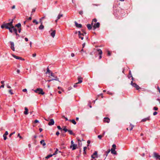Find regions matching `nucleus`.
<instances>
[{"instance_id":"nucleus-35","label":"nucleus","mask_w":160,"mask_h":160,"mask_svg":"<svg viewBox=\"0 0 160 160\" xmlns=\"http://www.w3.org/2000/svg\"><path fill=\"white\" fill-rule=\"evenodd\" d=\"M15 132H13L11 133V134H10L9 135V137H11V136L13 134H15Z\"/></svg>"},{"instance_id":"nucleus-51","label":"nucleus","mask_w":160,"mask_h":160,"mask_svg":"<svg viewBox=\"0 0 160 160\" xmlns=\"http://www.w3.org/2000/svg\"><path fill=\"white\" fill-rule=\"evenodd\" d=\"M7 86L8 88H11V87L10 86H9L8 84H7Z\"/></svg>"},{"instance_id":"nucleus-12","label":"nucleus","mask_w":160,"mask_h":160,"mask_svg":"<svg viewBox=\"0 0 160 160\" xmlns=\"http://www.w3.org/2000/svg\"><path fill=\"white\" fill-rule=\"evenodd\" d=\"M24 109H25V111L24 112V113L25 114V115H27L28 114V108H27V107H25L24 108Z\"/></svg>"},{"instance_id":"nucleus-33","label":"nucleus","mask_w":160,"mask_h":160,"mask_svg":"<svg viewBox=\"0 0 160 160\" xmlns=\"http://www.w3.org/2000/svg\"><path fill=\"white\" fill-rule=\"evenodd\" d=\"M58 88L59 89H60L61 90H62V92H64V90L61 87H58Z\"/></svg>"},{"instance_id":"nucleus-46","label":"nucleus","mask_w":160,"mask_h":160,"mask_svg":"<svg viewBox=\"0 0 160 160\" xmlns=\"http://www.w3.org/2000/svg\"><path fill=\"white\" fill-rule=\"evenodd\" d=\"M1 27L2 28H5V24L1 26Z\"/></svg>"},{"instance_id":"nucleus-25","label":"nucleus","mask_w":160,"mask_h":160,"mask_svg":"<svg viewBox=\"0 0 160 160\" xmlns=\"http://www.w3.org/2000/svg\"><path fill=\"white\" fill-rule=\"evenodd\" d=\"M53 156V154L49 155L48 156H47V157H46L45 158L47 159H48V158H50V157L52 156Z\"/></svg>"},{"instance_id":"nucleus-48","label":"nucleus","mask_w":160,"mask_h":160,"mask_svg":"<svg viewBox=\"0 0 160 160\" xmlns=\"http://www.w3.org/2000/svg\"><path fill=\"white\" fill-rule=\"evenodd\" d=\"M22 91L23 92H27V89H24L22 90Z\"/></svg>"},{"instance_id":"nucleus-44","label":"nucleus","mask_w":160,"mask_h":160,"mask_svg":"<svg viewBox=\"0 0 160 160\" xmlns=\"http://www.w3.org/2000/svg\"><path fill=\"white\" fill-rule=\"evenodd\" d=\"M36 54L35 53H33L32 54V56L33 57H35L36 56Z\"/></svg>"},{"instance_id":"nucleus-19","label":"nucleus","mask_w":160,"mask_h":160,"mask_svg":"<svg viewBox=\"0 0 160 160\" xmlns=\"http://www.w3.org/2000/svg\"><path fill=\"white\" fill-rule=\"evenodd\" d=\"M44 28V26L42 25V23H41V25L39 27V29L40 30H42Z\"/></svg>"},{"instance_id":"nucleus-26","label":"nucleus","mask_w":160,"mask_h":160,"mask_svg":"<svg viewBox=\"0 0 160 160\" xmlns=\"http://www.w3.org/2000/svg\"><path fill=\"white\" fill-rule=\"evenodd\" d=\"M8 29L9 30V31L11 32H12L13 31L14 32L13 30V28L12 27Z\"/></svg>"},{"instance_id":"nucleus-16","label":"nucleus","mask_w":160,"mask_h":160,"mask_svg":"<svg viewBox=\"0 0 160 160\" xmlns=\"http://www.w3.org/2000/svg\"><path fill=\"white\" fill-rule=\"evenodd\" d=\"M111 153L114 154H116L117 153L116 151L115 150V149H113V148H111Z\"/></svg>"},{"instance_id":"nucleus-32","label":"nucleus","mask_w":160,"mask_h":160,"mask_svg":"<svg viewBox=\"0 0 160 160\" xmlns=\"http://www.w3.org/2000/svg\"><path fill=\"white\" fill-rule=\"evenodd\" d=\"M51 72V71H50L49 69L48 68L47 69V72H46V73H50Z\"/></svg>"},{"instance_id":"nucleus-62","label":"nucleus","mask_w":160,"mask_h":160,"mask_svg":"<svg viewBox=\"0 0 160 160\" xmlns=\"http://www.w3.org/2000/svg\"><path fill=\"white\" fill-rule=\"evenodd\" d=\"M71 56L72 57H73L74 56V54L73 53H72L71 54Z\"/></svg>"},{"instance_id":"nucleus-50","label":"nucleus","mask_w":160,"mask_h":160,"mask_svg":"<svg viewBox=\"0 0 160 160\" xmlns=\"http://www.w3.org/2000/svg\"><path fill=\"white\" fill-rule=\"evenodd\" d=\"M78 36H81L82 33H81L80 31H78Z\"/></svg>"},{"instance_id":"nucleus-23","label":"nucleus","mask_w":160,"mask_h":160,"mask_svg":"<svg viewBox=\"0 0 160 160\" xmlns=\"http://www.w3.org/2000/svg\"><path fill=\"white\" fill-rule=\"evenodd\" d=\"M87 27H88V29L89 30H91L92 28V26L90 24H88L87 25Z\"/></svg>"},{"instance_id":"nucleus-45","label":"nucleus","mask_w":160,"mask_h":160,"mask_svg":"<svg viewBox=\"0 0 160 160\" xmlns=\"http://www.w3.org/2000/svg\"><path fill=\"white\" fill-rule=\"evenodd\" d=\"M158 109V108L156 107H154L153 108V110H157Z\"/></svg>"},{"instance_id":"nucleus-38","label":"nucleus","mask_w":160,"mask_h":160,"mask_svg":"<svg viewBox=\"0 0 160 160\" xmlns=\"http://www.w3.org/2000/svg\"><path fill=\"white\" fill-rule=\"evenodd\" d=\"M68 132H69L70 134H73V133H72V131H71V130H68Z\"/></svg>"},{"instance_id":"nucleus-63","label":"nucleus","mask_w":160,"mask_h":160,"mask_svg":"<svg viewBox=\"0 0 160 160\" xmlns=\"http://www.w3.org/2000/svg\"><path fill=\"white\" fill-rule=\"evenodd\" d=\"M20 72V70H18V69L17 70V72L18 73H19V72Z\"/></svg>"},{"instance_id":"nucleus-21","label":"nucleus","mask_w":160,"mask_h":160,"mask_svg":"<svg viewBox=\"0 0 160 160\" xmlns=\"http://www.w3.org/2000/svg\"><path fill=\"white\" fill-rule=\"evenodd\" d=\"M97 51L100 55H102V51L100 49H97Z\"/></svg>"},{"instance_id":"nucleus-55","label":"nucleus","mask_w":160,"mask_h":160,"mask_svg":"<svg viewBox=\"0 0 160 160\" xmlns=\"http://www.w3.org/2000/svg\"><path fill=\"white\" fill-rule=\"evenodd\" d=\"M85 43H83V44H82V48H84L85 46Z\"/></svg>"},{"instance_id":"nucleus-30","label":"nucleus","mask_w":160,"mask_h":160,"mask_svg":"<svg viewBox=\"0 0 160 160\" xmlns=\"http://www.w3.org/2000/svg\"><path fill=\"white\" fill-rule=\"evenodd\" d=\"M97 19H95H95H93V20H92V24H92H92H93V22H97Z\"/></svg>"},{"instance_id":"nucleus-22","label":"nucleus","mask_w":160,"mask_h":160,"mask_svg":"<svg viewBox=\"0 0 160 160\" xmlns=\"http://www.w3.org/2000/svg\"><path fill=\"white\" fill-rule=\"evenodd\" d=\"M134 127V125H133L131 124L130 125V128H129L130 130L131 131L132 129Z\"/></svg>"},{"instance_id":"nucleus-28","label":"nucleus","mask_w":160,"mask_h":160,"mask_svg":"<svg viewBox=\"0 0 160 160\" xmlns=\"http://www.w3.org/2000/svg\"><path fill=\"white\" fill-rule=\"evenodd\" d=\"M58 149H56V151H55V152L53 154V155H55L57 153H58Z\"/></svg>"},{"instance_id":"nucleus-6","label":"nucleus","mask_w":160,"mask_h":160,"mask_svg":"<svg viewBox=\"0 0 160 160\" xmlns=\"http://www.w3.org/2000/svg\"><path fill=\"white\" fill-rule=\"evenodd\" d=\"M100 26V23L99 22H97L94 23V25L93 26V28L94 29H96L97 28H98Z\"/></svg>"},{"instance_id":"nucleus-64","label":"nucleus","mask_w":160,"mask_h":160,"mask_svg":"<svg viewBox=\"0 0 160 160\" xmlns=\"http://www.w3.org/2000/svg\"><path fill=\"white\" fill-rule=\"evenodd\" d=\"M50 75L52 76V77H53V74L52 72H51L50 73H49Z\"/></svg>"},{"instance_id":"nucleus-42","label":"nucleus","mask_w":160,"mask_h":160,"mask_svg":"<svg viewBox=\"0 0 160 160\" xmlns=\"http://www.w3.org/2000/svg\"><path fill=\"white\" fill-rule=\"evenodd\" d=\"M63 130L65 132L68 131V129L66 128H64Z\"/></svg>"},{"instance_id":"nucleus-11","label":"nucleus","mask_w":160,"mask_h":160,"mask_svg":"<svg viewBox=\"0 0 160 160\" xmlns=\"http://www.w3.org/2000/svg\"><path fill=\"white\" fill-rule=\"evenodd\" d=\"M78 82H77V83H80L82 82V78L81 77H78Z\"/></svg>"},{"instance_id":"nucleus-57","label":"nucleus","mask_w":160,"mask_h":160,"mask_svg":"<svg viewBox=\"0 0 160 160\" xmlns=\"http://www.w3.org/2000/svg\"><path fill=\"white\" fill-rule=\"evenodd\" d=\"M57 128L58 129L60 130L61 129V128L60 127V126H58L57 127Z\"/></svg>"},{"instance_id":"nucleus-5","label":"nucleus","mask_w":160,"mask_h":160,"mask_svg":"<svg viewBox=\"0 0 160 160\" xmlns=\"http://www.w3.org/2000/svg\"><path fill=\"white\" fill-rule=\"evenodd\" d=\"M153 157L157 159H160V155H159L158 154L154 152L153 153Z\"/></svg>"},{"instance_id":"nucleus-58","label":"nucleus","mask_w":160,"mask_h":160,"mask_svg":"<svg viewBox=\"0 0 160 160\" xmlns=\"http://www.w3.org/2000/svg\"><path fill=\"white\" fill-rule=\"evenodd\" d=\"M42 19L41 18H40V22L41 23H41H42Z\"/></svg>"},{"instance_id":"nucleus-18","label":"nucleus","mask_w":160,"mask_h":160,"mask_svg":"<svg viewBox=\"0 0 160 160\" xmlns=\"http://www.w3.org/2000/svg\"><path fill=\"white\" fill-rule=\"evenodd\" d=\"M63 15L61 13H59L58 16L57 18H58V20L60 19L62 17Z\"/></svg>"},{"instance_id":"nucleus-20","label":"nucleus","mask_w":160,"mask_h":160,"mask_svg":"<svg viewBox=\"0 0 160 160\" xmlns=\"http://www.w3.org/2000/svg\"><path fill=\"white\" fill-rule=\"evenodd\" d=\"M40 143L42 144L43 146H45L46 145V143L43 140H41L40 142Z\"/></svg>"},{"instance_id":"nucleus-59","label":"nucleus","mask_w":160,"mask_h":160,"mask_svg":"<svg viewBox=\"0 0 160 160\" xmlns=\"http://www.w3.org/2000/svg\"><path fill=\"white\" fill-rule=\"evenodd\" d=\"M87 148V147H85L83 148V151H85L86 149Z\"/></svg>"},{"instance_id":"nucleus-10","label":"nucleus","mask_w":160,"mask_h":160,"mask_svg":"<svg viewBox=\"0 0 160 160\" xmlns=\"http://www.w3.org/2000/svg\"><path fill=\"white\" fill-rule=\"evenodd\" d=\"M77 147V145L76 144H74L72 145H71L70 147L72 148V150H74Z\"/></svg>"},{"instance_id":"nucleus-56","label":"nucleus","mask_w":160,"mask_h":160,"mask_svg":"<svg viewBox=\"0 0 160 160\" xmlns=\"http://www.w3.org/2000/svg\"><path fill=\"white\" fill-rule=\"evenodd\" d=\"M4 84H2L1 86H0V88H4Z\"/></svg>"},{"instance_id":"nucleus-4","label":"nucleus","mask_w":160,"mask_h":160,"mask_svg":"<svg viewBox=\"0 0 160 160\" xmlns=\"http://www.w3.org/2000/svg\"><path fill=\"white\" fill-rule=\"evenodd\" d=\"M131 84L132 86L135 88L137 89L138 90L140 88L139 86L137 85L135 83H133L132 81L131 82Z\"/></svg>"},{"instance_id":"nucleus-53","label":"nucleus","mask_w":160,"mask_h":160,"mask_svg":"<svg viewBox=\"0 0 160 160\" xmlns=\"http://www.w3.org/2000/svg\"><path fill=\"white\" fill-rule=\"evenodd\" d=\"M80 38H81L82 40H83V37H82L81 36H79Z\"/></svg>"},{"instance_id":"nucleus-7","label":"nucleus","mask_w":160,"mask_h":160,"mask_svg":"<svg viewBox=\"0 0 160 160\" xmlns=\"http://www.w3.org/2000/svg\"><path fill=\"white\" fill-rule=\"evenodd\" d=\"M11 43V48L13 51H14L15 50L14 48V42H10Z\"/></svg>"},{"instance_id":"nucleus-17","label":"nucleus","mask_w":160,"mask_h":160,"mask_svg":"<svg viewBox=\"0 0 160 160\" xmlns=\"http://www.w3.org/2000/svg\"><path fill=\"white\" fill-rule=\"evenodd\" d=\"M12 56L15 58L17 59H21V57H18L17 56H16L14 54H12Z\"/></svg>"},{"instance_id":"nucleus-8","label":"nucleus","mask_w":160,"mask_h":160,"mask_svg":"<svg viewBox=\"0 0 160 160\" xmlns=\"http://www.w3.org/2000/svg\"><path fill=\"white\" fill-rule=\"evenodd\" d=\"M91 157L93 158H95L98 157L97 152L95 151L93 154L91 156Z\"/></svg>"},{"instance_id":"nucleus-29","label":"nucleus","mask_w":160,"mask_h":160,"mask_svg":"<svg viewBox=\"0 0 160 160\" xmlns=\"http://www.w3.org/2000/svg\"><path fill=\"white\" fill-rule=\"evenodd\" d=\"M58 80V79L56 78V79H52V80H48L47 81L48 82L52 81V80Z\"/></svg>"},{"instance_id":"nucleus-15","label":"nucleus","mask_w":160,"mask_h":160,"mask_svg":"<svg viewBox=\"0 0 160 160\" xmlns=\"http://www.w3.org/2000/svg\"><path fill=\"white\" fill-rule=\"evenodd\" d=\"M75 24L76 26L78 28H81L82 27L81 24H80L76 22H75Z\"/></svg>"},{"instance_id":"nucleus-40","label":"nucleus","mask_w":160,"mask_h":160,"mask_svg":"<svg viewBox=\"0 0 160 160\" xmlns=\"http://www.w3.org/2000/svg\"><path fill=\"white\" fill-rule=\"evenodd\" d=\"M3 139L4 140H6L7 139V137L5 135H3Z\"/></svg>"},{"instance_id":"nucleus-54","label":"nucleus","mask_w":160,"mask_h":160,"mask_svg":"<svg viewBox=\"0 0 160 160\" xmlns=\"http://www.w3.org/2000/svg\"><path fill=\"white\" fill-rule=\"evenodd\" d=\"M77 84H78V83H76L75 84L73 85V87H74V88H76V87L77 86Z\"/></svg>"},{"instance_id":"nucleus-60","label":"nucleus","mask_w":160,"mask_h":160,"mask_svg":"<svg viewBox=\"0 0 160 160\" xmlns=\"http://www.w3.org/2000/svg\"><path fill=\"white\" fill-rule=\"evenodd\" d=\"M71 145H73V144H74V142H73V141L72 140L71 141Z\"/></svg>"},{"instance_id":"nucleus-39","label":"nucleus","mask_w":160,"mask_h":160,"mask_svg":"<svg viewBox=\"0 0 160 160\" xmlns=\"http://www.w3.org/2000/svg\"><path fill=\"white\" fill-rule=\"evenodd\" d=\"M18 137H19L20 139H22V138L20 135V133H18Z\"/></svg>"},{"instance_id":"nucleus-1","label":"nucleus","mask_w":160,"mask_h":160,"mask_svg":"<svg viewBox=\"0 0 160 160\" xmlns=\"http://www.w3.org/2000/svg\"><path fill=\"white\" fill-rule=\"evenodd\" d=\"M12 27L13 28V30L15 33L17 35V30L14 28L12 25V21L9 23H8L5 24V28L7 29H9L10 28Z\"/></svg>"},{"instance_id":"nucleus-36","label":"nucleus","mask_w":160,"mask_h":160,"mask_svg":"<svg viewBox=\"0 0 160 160\" xmlns=\"http://www.w3.org/2000/svg\"><path fill=\"white\" fill-rule=\"evenodd\" d=\"M102 136L101 135H99L98 136V138L100 139H101Z\"/></svg>"},{"instance_id":"nucleus-34","label":"nucleus","mask_w":160,"mask_h":160,"mask_svg":"<svg viewBox=\"0 0 160 160\" xmlns=\"http://www.w3.org/2000/svg\"><path fill=\"white\" fill-rule=\"evenodd\" d=\"M112 147L113 148V149H115L116 148V146L115 144H113L112 145Z\"/></svg>"},{"instance_id":"nucleus-52","label":"nucleus","mask_w":160,"mask_h":160,"mask_svg":"<svg viewBox=\"0 0 160 160\" xmlns=\"http://www.w3.org/2000/svg\"><path fill=\"white\" fill-rule=\"evenodd\" d=\"M35 123H37L39 122V121L37 120H35L34 121Z\"/></svg>"},{"instance_id":"nucleus-9","label":"nucleus","mask_w":160,"mask_h":160,"mask_svg":"<svg viewBox=\"0 0 160 160\" xmlns=\"http://www.w3.org/2000/svg\"><path fill=\"white\" fill-rule=\"evenodd\" d=\"M54 122L53 119H51L50 120V122H49L48 123V125L49 126L52 125H54Z\"/></svg>"},{"instance_id":"nucleus-24","label":"nucleus","mask_w":160,"mask_h":160,"mask_svg":"<svg viewBox=\"0 0 160 160\" xmlns=\"http://www.w3.org/2000/svg\"><path fill=\"white\" fill-rule=\"evenodd\" d=\"M69 121H70V122H72L73 124H74V125H75L76 124V122H75V121L73 119V120H69Z\"/></svg>"},{"instance_id":"nucleus-2","label":"nucleus","mask_w":160,"mask_h":160,"mask_svg":"<svg viewBox=\"0 0 160 160\" xmlns=\"http://www.w3.org/2000/svg\"><path fill=\"white\" fill-rule=\"evenodd\" d=\"M34 91L36 93H38V94H41L44 95V92H43V90L41 88H38L37 89L34 90Z\"/></svg>"},{"instance_id":"nucleus-41","label":"nucleus","mask_w":160,"mask_h":160,"mask_svg":"<svg viewBox=\"0 0 160 160\" xmlns=\"http://www.w3.org/2000/svg\"><path fill=\"white\" fill-rule=\"evenodd\" d=\"M82 32H83V33H82L81 36H84L86 35V33L85 32H84L83 31H82Z\"/></svg>"},{"instance_id":"nucleus-43","label":"nucleus","mask_w":160,"mask_h":160,"mask_svg":"<svg viewBox=\"0 0 160 160\" xmlns=\"http://www.w3.org/2000/svg\"><path fill=\"white\" fill-rule=\"evenodd\" d=\"M8 132L7 131H6L5 133L3 134L4 135L6 136L8 134Z\"/></svg>"},{"instance_id":"nucleus-37","label":"nucleus","mask_w":160,"mask_h":160,"mask_svg":"<svg viewBox=\"0 0 160 160\" xmlns=\"http://www.w3.org/2000/svg\"><path fill=\"white\" fill-rule=\"evenodd\" d=\"M9 92L12 95L13 94V92L12 91V90H11V89H10L9 90Z\"/></svg>"},{"instance_id":"nucleus-31","label":"nucleus","mask_w":160,"mask_h":160,"mask_svg":"<svg viewBox=\"0 0 160 160\" xmlns=\"http://www.w3.org/2000/svg\"><path fill=\"white\" fill-rule=\"evenodd\" d=\"M33 22L35 23L36 24H38V22L36 20H34L33 21Z\"/></svg>"},{"instance_id":"nucleus-13","label":"nucleus","mask_w":160,"mask_h":160,"mask_svg":"<svg viewBox=\"0 0 160 160\" xmlns=\"http://www.w3.org/2000/svg\"><path fill=\"white\" fill-rule=\"evenodd\" d=\"M104 122L108 123L110 122V119L108 118H104Z\"/></svg>"},{"instance_id":"nucleus-61","label":"nucleus","mask_w":160,"mask_h":160,"mask_svg":"<svg viewBox=\"0 0 160 160\" xmlns=\"http://www.w3.org/2000/svg\"><path fill=\"white\" fill-rule=\"evenodd\" d=\"M25 40L26 41V42H27L28 41V39L27 38H25Z\"/></svg>"},{"instance_id":"nucleus-27","label":"nucleus","mask_w":160,"mask_h":160,"mask_svg":"<svg viewBox=\"0 0 160 160\" xmlns=\"http://www.w3.org/2000/svg\"><path fill=\"white\" fill-rule=\"evenodd\" d=\"M15 26L16 27H18V28H19L20 27H21V24L20 23H18V24H16Z\"/></svg>"},{"instance_id":"nucleus-47","label":"nucleus","mask_w":160,"mask_h":160,"mask_svg":"<svg viewBox=\"0 0 160 160\" xmlns=\"http://www.w3.org/2000/svg\"><path fill=\"white\" fill-rule=\"evenodd\" d=\"M108 56H110L111 55V53L109 51H108Z\"/></svg>"},{"instance_id":"nucleus-49","label":"nucleus","mask_w":160,"mask_h":160,"mask_svg":"<svg viewBox=\"0 0 160 160\" xmlns=\"http://www.w3.org/2000/svg\"><path fill=\"white\" fill-rule=\"evenodd\" d=\"M157 114V112H153V115H156V114Z\"/></svg>"},{"instance_id":"nucleus-14","label":"nucleus","mask_w":160,"mask_h":160,"mask_svg":"<svg viewBox=\"0 0 160 160\" xmlns=\"http://www.w3.org/2000/svg\"><path fill=\"white\" fill-rule=\"evenodd\" d=\"M150 120V117H148L147 118H146L142 119V120L141 121L142 122H145L147 120Z\"/></svg>"},{"instance_id":"nucleus-3","label":"nucleus","mask_w":160,"mask_h":160,"mask_svg":"<svg viewBox=\"0 0 160 160\" xmlns=\"http://www.w3.org/2000/svg\"><path fill=\"white\" fill-rule=\"evenodd\" d=\"M49 32L50 33L51 36L53 38H54L56 34V31L51 29L49 31Z\"/></svg>"}]
</instances>
